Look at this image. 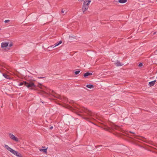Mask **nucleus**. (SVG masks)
Returning a JSON list of instances; mask_svg holds the SVG:
<instances>
[{
	"mask_svg": "<svg viewBox=\"0 0 157 157\" xmlns=\"http://www.w3.org/2000/svg\"><path fill=\"white\" fill-rule=\"evenodd\" d=\"M80 112L85 113L89 116V117H82L81 114H78V115L81 116L82 118L85 119L86 121H89V120L90 119V117L94 116V113L86 108L82 107L80 109Z\"/></svg>",
	"mask_w": 157,
	"mask_h": 157,
	"instance_id": "f257e3e1",
	"label": "nucleus"
},
{
	"mask_svg": "<svg viewBox=\"0 0 157 157\" xmlns=\"http://www.w3.org/2000/svg\"><path fill=\"white\" fill-rule=\"evenodd\" d=\"M25 86L30 90H36V86L34 83L30 81H27L25 82Z\"/></svg>",
	"mask_w": 157,
	"mask_h": 157,
	"instance_id": "f03ea898",
	"label": "nucleus"
},
{
	"mask_svg": "<svg viewBox=\"0 0 157 157\" xmlns=\"http://www.w3.org/2000/svg\"><path fill=\"white\" fill-rule=\"evenodd\" d=\"M89 5L86 4V2H84L82 8V10L84 13L85 11H86L88 8Z\"/></svg>",
	"mask_w": 157,
	"mask_h": 157,
	"instance_id": "7ed1b4c3",
	"label": "nucleus"
},
{
	"mask_svg": "<svg viewBox=\"0 0 157 157\" xmlns=\"http://www.w3.org/2000/svg\"><path fill=\"white\" fill-rule=\"evenodd\" d=\"M9 136L10 138L12 140H13L16 142H18V139L12 134L9 133Z\"/></svg>",
	"mask_w": 157,
	"mask_h": 157,
	"instance_id": "20e7f679",
	"label": "nucleus"
},
{
	"mask_svg": "<svg viewBox=\"0 0 157 157\" xmlns=\"http://www.w3.org/2000/svg\"><path fill=\"white\" fill-rule=\"evenodd\" d=\"M62 43V40H60L58 42L55 44L54 45L50 46L49 47V48H54L55 47L58 46L60 44H61Z\"/></svg>",
	"mask_w": 157,
	"mask_h": 157,
	"instance_id": "39448f33",
	"label": "nucleus"
},
{
	"mask_svg": "<svg viewBox=\"0 0 157 157\" xmlns=\"http://www.w3.org/2000/svg\"><path fill=\"white\" fill-rule=\"evenodd\" d=\"M42 148H43V149L40 148L39 149V151H43L44 153H45V154H47V149L48 147H47V148H46L45 147H44V146H42Z\"/></svg>",
	"mask_w": 157,
	"mask_h": 157,
	"instance_id": "423d86ee",
	"label": "nucleus"
},
{
	"mask_svg": "<svg viewBox=\"0 0 157 157\" xmlns=\"http://www.w3.org/2000/svg\"><path fill=\"white\" fill-rule=\"evenodd\" d=\"M9 43L2 42L1 43V48H6L7 47Z\"/></svg>",
	"mask_w": 157,
	"mask_h": 157,
	"instance_id": "0eeeda50",
	"label": "nucleus"
},
{
	"mask_svg": "<svg viewBox=\"0 0 157 157\" xmlns=\"http://www.w3.org/2000/svg\"><path fill=\"white\" fill-rule=\"evenodd\" d=\"M115 65L117 66H121L123 65V64L122 63H121L118 60L115 63Z\"/></svg>",
	"mask_w": 157,
	"mask_h": 157,
	"instance_id": "6e6552de",
	"label": "nucleus"
},
{
	"mask_svg": "<svg viewBox=\"0 0 157 157\" xmlns=\"http://www.w3.org/2000/svg\"><path fill=\"white\" fill-rule=\"evenodd\" d=\"M156 82V80H155L154 81L150 82L148 83V85L150 86L151 87L153 86L155 83V82Z\"/></svg>",
	"mask_w": 157,
	"mask_h": 157,
	"instance_id": "1a4fd4ad",
	"label": "nucleus"
},
{
	"mask_svg": "<svg viewBox=\"0 0 157 157\" xmlns=\"http://www.w3.org/2000/svg\"><path fill=\"white\" fill-rule=\"evenodd\" d=\"M5 147L6 149L7 150L9 151L10 152H11L13 149L11 148V147H9L8 145L5 144Z\"/></svg>",
	"mask_w": 157,
	"mask_h": 157,
	"instance_id": "9d476101",
	"label": "nucleus"
},
{
	"mask_svg": "<svg viewBox=\"0 0 157 157\" xmlns=\"http://www.w3.org/2000/svg\"><path fill=\"white\" fill-rule=\"evenodd\" d=\"M2 75L7 79H11V78L9 76L7 75L6 74L3 73Z\"/></svg>",
	"mask_w": 157,
	"mask_h": 157,
	"instance_id": "9b49d317",
	"label": "nucleus"
},
{
	"mask_svg": "<svg viewBox=\"0 0 157 157\" xmlns=\"http://www.w3.org/2000/svg\"><path fill=\"white\" fill-rule=\"evenodd\" d=\"M92 75V73H91L90 72H86V73H85L84 74V76L86 78L87 77V76H89V75Z\"/></svg>",
	"mask_w": 157,
	"mask_h": 157,
	"instance_id": "f8f14e48",
	"label": "nucleus"
},
{
	"mask_svg": "<svg viewBox=\"0 0 157 157\" xmlns=\"http://www.w3.org/2000/svg\"><path fill=\"white\" fill-rule=\"evenodd\" d=\"M86 86L90 89L93 88L94 87V85L92 84H87L86 85Z\"/></svg>",
	"mask_w": 157,
	"mask_h": 157,
	"instance_id": "ddd939ff",
	"label": "nucleus"
},
{
	"mask_svg": "<svg viewBox=\"0 0 157 157\" xmlns=\"http://www.w3.org/2000/svg\"><path fill=\"white\" fill-rule=\"evenodd\" d=\"M127 1V0H118L117 2L121 3H124L126 2Z\"/></svg>",
	"mask_w": 157,
	"mask_h": 157,
	"instance_id": "4468645a",
	"label": "nucleus"
},
{
	"mask_svg": "<svg viewBox=\"0 0 157 157\" xmlns=\"http://www.w3.org/2000/svg\"><path fill=\"white\" fill-rule=\"evenodd\" d=\"M77 71L75 72V74L76 75L78 74L80 72V70L77 69Z\"/></svg>",
	"mask_w": 157,
	"mask_h": 157,
	"instance_id": "2eb2a0df",
	"label": "nucleus"
},
{
	"mask_svg": "<svg viewBox=\"0 0 157 157\" xmlns=\"http://www.w3.org/2000/svg\"><path fill=\"white\" fill-rule=\"evenodd\" d=\"M25 81H23V82H21L20 83H19L18 84V86H22L23 85H25Z\"/></svg>",
	"mask_w": 157,
	"mask_h": 157,
	"instance_id": "dca6fc26",
	"label": "nucleus"
},
{
	"mask_svg": "<svg viewBox=\"0 0 157 157\" xmlns=\"http://www.w3.org/2000/svg\"><path fill=\"white\" fill-rule=\"evenodd\" d=\"M86 2V4L88 5H89V4L91 2V0H89L88 1H86L85 2Z\"/></svg>",
	"mask_w": 157,
	"mask_h": 157,
	"instance_id": "f3484780",
	"label": "nucleus"
},
{
	"mask_svg": "<svg viewBox=\"0 0 157 157\" xmlns=\"http://www.w3.org/2000/svg\"><path fill=\"white\" fill-rule=\"evenodd\" d=\"M16 151H16L13 149V150L11 152L14 155H15V154L17 153H16Z\"/></svg>",
	"mask_w": 157,
	"mask_h": 157,
	"instance_id": "a211bd4d",
	"label": "nucleus"
},
{
	"mask_svg": "<svg viewBox=\"0 0 157 157\" xmlns=\"http://www.w3.org/2000/svg\"><path fill=\"white\" fill-rule=\"evenodd\" d=\"M18 157H22V155L20 153H19L17 156Z\"/></svg>",
	"mask_w": 157,
	"mask_h": 157,
	"instance_id": "6ab92c4d",
	"label": "nucleus"
},
{
	"mask_svg": "<svg viewBox=\"0 0 157 157\" xmlns=\"http://www.w3.org/2000/svg\"><path fill=\"white\" fill-rule=\"evenodd\" d=\"M10 21V20H5L4 22L5 23H7L9 22Z\"/></svg>",
	"mask_w": 157,
	"mask_h": 157,
	"instance_id": "aec40b11",
	"label": "nucleus"
},
{
	"mask_svg": "<svg viewBox=\"0 0 157 157\" xmlns=\"http://www.w3.org/2000/svg\"><path fill=\"white\" fill-rule=\"evenodd\" d=\"M143 66V64L141 63H140L139 64V67H142Z\"/></svg>",
	"mask_w": 157,
	"mask_h": 157,
	"instance_id": "412c9836",
	"label": "nucleus"
},
{
	"mask_svg": "<svg viewBox=\"0 0 157 157\" xmlns=\"http://www.w3.org/2000/svg\"><path fill=\"white\" fill-rule=\"evenodd\" d=\"M13 46V44H12V43H11L10 44H9V47H11V46Z\"/></svg>",
	"mask_w": 157,
	"mask_h": 157,
	"instance_id": "4be33fe9",
	"label": "nucleus"
},
{
	"mask_svg": "<svg viewBox=\"0 0 157 157\" xmlns=\"http://www.w3.org/2000/svg\"><path fill=\"white\" fill-rule=\"evenodd\" d=\"M38 78H44V77H38Z\"/></svg>",
	"mask_w": 157,
	"mask_h": 157,
	"instance_id": "5701e85b",
	"label": "nucleus"
},
{
	"mask_svg": "<svg viewBox=\"0 0 157 157\" xmlns=\"http://www.w3.org/2000/svg\"><path fill=\"white\" fill-rule=\"evenodd\" d=\"M64 12H65V10L64 11L63 9L62 10L61 12H62V13H64Z\"/></svg>",
	"mask_w": 157,
	"mask_h": 157,
	"instance_id": "b1692460",
	"label": "nucleus"
},
{
	"mask_svg": "<svg viewBox=\"0 0 157 157\" xmlns=\"http://www.w3.org/2000/svg\"><path fill=\"white\" fill-rule=\"evenodd\" d=\"M16 153H17L15 154V155H16V156H17V155H18V153H19L17 152V151H16Z\"/></svg>",
	"mask_w": 157,
	"mask_h": 157,
	"instance_id": "393cba45",
	"label": "nucleus"
},
{
	"mask_svg": "<svg viewBox=\"0 0 157 157\" xmlns=\"http://www.w3.org/2000/svg\"><path fill=\"white\" fill-rule=\"evenodd\" d=\"M53 128V126H52L50 127L49 129H50L51 130V129H52Z\"/></svg>",
	"mask_w": 157,
	"mask_h": 157,
	"instance_id": "a878e982",
	"label": "nucleus"
},
{
	"mask_svg": "<svg viewBox=\"0 0 157 157\" xmlns=\"http://www.w3.org/2000/svg\"><path fill=\"white\" fill-rule=\"evenodd\" d=\"M53 48H49V47L48 48L49 49V50H52V49Z\"/></svg>",
	"mask_w": 157,
	"mask_h": 157,
	"instance_id": "bb28decb",
	"label": "nucleus"
},
{
	"mask_svg": "<svg viewBox=\"0 0 157 157\" xmlns=\"http://www.w3.org/2000/svg\"><path fill=\"white\" fill-rule=\"evenodd\" d=\"M130 132V133H132V134H135V133H134V132H131V131H130V132Z\"/></svg>",
	"mask_w": 157,
	"mask_h": 157,
	"instance_id": "cd10ccee",
	"label": "nucleus"
},
{
	"mask_svg": "<svg viewBox=\"0 0 157 157\" xmlns=\"http://www.w3.org/2000/svg\"><path fill=\"white\" fill-rule=\"evenodd\" d=\"M156 32H154V33H153V34L155 35V34H156Z\"/></svg>",
	"mask_w": 157,
	"mask_h": 157,
	"instance_id": "c85d7f7f",
	"label": "nucleus"
},
{
	"mask_svg": "<svg viewBox=\"0 0 157 157\" xmlns=\"http://www.w3.org/2000/svg\"><path fill=\"white\" fill-rule=\"evenodd\" d=\"M39 84H40V85H41V84H40V83H39Z\"/></svg>",
	"mask_w": 157,
	"mask_h": 157,
	"instance_id": "c756f323",
	"label": "nucleus"
},
{
	"mask_svg": "<svg viewBox=\"0 0 157 157\" xmlns=\"http://www.w3.org/2000/svg\"><path fill=\"white\" fill-rule=\"evenodd\" d=\"M1 29L0 28V30H1Z\"/></svg>",
	"mask_w": 157,
	"mask_h": 157,
	"instance_id": "7c9ffc66",
	"label": "nucleus"
}]
</instances>
